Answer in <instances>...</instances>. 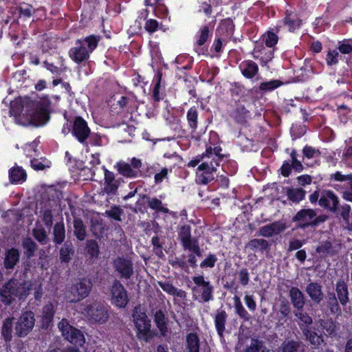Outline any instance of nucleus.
Instances as JSON below:
<instances>
[{"mask_svg":"<svg viewBox=\"0 0 352 352\" xmlns=\"http://www.w3.org/2000/svg\"><path fill=\"white\" fill-rule=\"evenodd\" d=\"M48 105L44 101L41 103L38 101H31L28 102L25 113L21 115L23 111V106L19 102H12L10 104V113L16 118L17 122L24 126L34 125L38 126L44 124L49 120Z\"/></svg>","mask_w":352,"mask_h":352,"instance_id":"nucleus-1","label":"nucleus"},{"mask_svg":"<svg viewBox=\"0 0 352 352\" xmlns=\"http://www.w3.org/2000/svg\"><path fill=\"white\" fill-rule=\"evenodd\" d=\"M32 284L30 281L12 278L0 289V300L6 305H10L16 297L25 299L30 294Z\"/></svg>","mask_w":352,"mask_h":352,"instance_id":"nucleus-2","label":"nucleus"},{"mask_svg":"<svg viewBox=\"0 0 352 352\" xmlns=\"http://www.w3.org/2000/svg\"><path fill=\"white\" fill-rule=\"evenodd\" d=\"M100 37L94 35L87 36L84 39H78L76 46L70 49L69 56L76 63L87 60L90 53L97 47Z\"/></svg>","mask_w":352,"mask_h":352,"instance_id":"nucleus-3","label":"nucleus"},{"mask_svg":"<svg viewBox=\"0 0 352 352\" xmlns=\"http://www.w3.org/2000/svg\"><path fill=\"white\" fill-rule=\"evenodd\" d=\"M328 219L326 214L318 215L316 210L311 208H302L292 217V222L298 229L305 230L309 227H316Z\"/></svg>","mask_w":352,"mask_h":352,"instance_id":"nucleus-4","label":"nucleus"},{"mask_svg":"<svg viewBox=\"0 0 352 352\" xmlns=\"http://www.w3.org/2000/svg\"><path fill=\"white\" fill-rule=\"evenodd\" d=\"M92 283L88 278H80L68 289L66 297L71 302H76L85 298L89 294Z\"/></svg>","mask_w":352,"mask_h":352,"instance_id":"nucleus-5","label":"nucleus"},{"mask_svg":"<svg viewBox=\"0 0 352 352\" xmlns=\"http://www.w3.org/2000/svg\"><path fill=\"white\" fill-rule=\"evenodd\" d=\"M133 318L138 330L137 336L139 339L148 342L151 338V321L146 314L140 311V307H135Z\"/></svg>","mask_w":352,"mask_h":352,"instance_id":"nucleus-6","label":"nucleus"},{"mask_svg":"<svg viewBox=\"0 0 352 352\" xmlns=\"http://www.w3.org/2000/svg\"><path fill=\"white\" fill-rule=\"evenodd\" d=\"M82 314L91 323H104L109 318L108 310L106 307L99 302H94L85 305Z\"/></svg>","mask_w":352,"mask_h":352,"instance_id":"nucleus-7","label":"nucleus"},{"mask_svg":"<svg viewBox=\"0 0 352 352\" xmlns=\"http://www.w3.org/2000/svg\"><path fill=\"white\" fill-rule=\"evenodd\" d=\"M192 280L195 284V286L192 288L194 296L198 294L200 300L205 302L213 300L214 287L210 281L205 280L203 275L193 276Z\"/></svg>","mask_w":352,"mask_h":352,"instance_id":"nucleus-8","label":"nucleus"},{"mask_svg":"<svg viewBox=\"0 0 352 352\" xmlns=\"http://www.w3.org/2000/svg\"><path fill=\"white\" fill-rule=\"evenodd\" d=\"M58 329L63 336L74 344L82 345L85 342V338L82 332L72 327L67 319H62L58 323Z\"/></svg>","mask_w":352,"mask_h":352,"instance_id":"nucleus-9","label":"nucleus"},{"mask_svg":"<svg viewBox=\"0 0 352 352\" xmlns=\"http://www.w3.org/2000/svg\"><path fill=\"white\" fill-rule=\"evenodd\" d=\"M113 267L118 276L123 279H130L134 274L133 261L125 256H117L113 261Z\"/></svg>","mask_w":352,"mask_h":352,"instance_id":"nucleus-10","label":"nucleus"},{"mask_svg":"<svg viewBox=\"0 0 352 352\" xmlns=\"http://www.w3.org/2000/svg\"><path fill=\"white\" fill-rule=\"evenodd\" d=\"M34 323V313L30 311L24 312L16 323V334L19 337L26 336L32 330Z\"/></svg>","mask_w":352,"mask_h":352,"instance_id":"nucleus-11","label":"nucleus"},{"mask_svg":"<svg viewBox=\"0 0 352 352\" xmlns=\"http://www.w3.org/2000/svg\"><path fill=\"white\" fill-rule=\"evenodd\" d=\"M110 292L113 304L120 308L126 306L129 302L127 292L119 280H116L113 281Z\"/></svg>","mask_w":352,"mask_h":352,"instance_id":"nucleus-12","label":"nucleus"},{"mask_svg":"<svg viewBox=\"0 0 352 352\" xmlns=\"http://www.w3.org/2000/svg\"><path fill=\"white\" fill-rule=\"evenodd\" d=\"M91 133L87 122L81 117H76L72 126V134L80 142L84 144Z\"/></svg>","mask_w":352,"mask_h":352,"instance_id":"nucleus-13","label":"nucleus"},{"mask_svg":"<svg viewBox=\"0 0 352 352\" xmlns=\"http://www.w3.org/2000/svg\"><path fill=\"white\" fill-rule=\"evenodd\" d=\"M339 200L337 195L331 190H322L319 199V206L331 212H335L338 209Z\"/></svg>","mask_w":352,"mask_h":352,"instance_id":"nucleus-14","label":"nucleus"},{"mask_svg":"<svg viewBox=\"0 0 352 352\" xmlns=\"http://www.w3.org/2000/svg\"><path fill=\"white\" fill-rule=\"evenodd\" d=\"M122 181L121 178L116 179L113 172L104 169V178L102 192L109 196L115 195Z\"/></svg>","mask_w":352,"mask_h":352,"instance_id":"nucleus-15","label":"nucleus"},{"mask_svg":"<svg viewBox=\"0 0 352 352\" xmlns=\"http://www.w3.org/2000/svg\"><path fill=\"white\" fill-rule=\"evenodd\" d=\"M342 248V244L336 240H327L320 243L316 248V252L321 256H334Z\"/></svg>","mask_w":352,"mask_h":352,"instance_id":"nucleus-16","label":"nucleus"},{"mask_svg":"<svg viewBox=\"0 0 352 352\" xmlns=\"http://www.w3.org/2000/svg\"><path fill=\"white\" fill-rule=\"evenodd\" d=\"M197 170L199 171L203 170L204 173H197V182L201 184H207L214 179L212 173L217 170V168L212 165V162L210 163L204 162L198 166Z\"/></svg>","mask_w":352,"mask_h":352,"instance_id":"nucleus-17","label":"nucleus"},{"mask_svg":"<svg viewBox=\"0 0 352 352\" xmlns=\"http://www.w3.org/2000/svg\"><path fill=\"white\" fill-rule=\"evenodd\" d=\"M285 228L286 226L284 223L277 221L261 227L259 230V234L265 237H270L274 234H280Z\"/></svg>","mask_w":352,"mask_h":352,"instance_id":"nucleus-18","label":"nucleus"},{"mask_svg":"<svg viewBox=\"0 0 352 352\" xmlns=\"http://www.w3.org/2000/svg\"><path fill=\"white\" fill-rule=\"evenodd\" d=\"M310 299L315 303H320L324 298L322 285L317 282L309 283L305 289Z\"/></svg>","mask_w":352,"mask_h":352,"instance_id":"nucleus-19","label":"nucleus"},{"mask_svg":"<svg viewBox=\"0 0 352 352\" xmlns=\"http://www.w3.org/2000/svg\"><path fill=\"white\" fill-rule=\"evenodd\" d=\"M336 296L343 307L349 302V292L347 283L343 279H339L336 284Z\"/></svg>","mask_w":352,"mask_h":352,"instance_id":"nucleus-20","label":"nucleus"},{"mask_svg":"<svg viewBox=\"0 0 352 352\" xmlns=\"http://www.w3.org/2000/svg\"><path fill=\"white\" fill-rule=\"evenodd\" d=\"M289 297L293 307L297 309H303L306 299L304 294L296 287H292L289 291Z\"/></svg>","mask_w":352,"mask_h":352,"instance_id":"nucleus-21","label":"nucleus"},{"mask_svg":"<svg viewBox=\"0 0 352 352\" xmlns=\"http://www.w3.org/2000/svg\"><path fill=\"white\" fill-rule=\"evenodd\" d=\"M158 285L167 294L176 296L182 300H186L187 294L182 289H177L169 281H158Z\"/></svg>","mask_w":352,"mask_h":352,"instance_id":"nucleus-22","label":"nucleus"},{"mask_svg":"<svg viewBox=\"0 0 352 352\" xmlns=\"http://www.w3.org/2000/svg\"><path fill=\"white\" fill-rule=\"evenodd\" d=\"M228 314L223 309H218L214 317V324L218 335L221 338H223V334L226 330V323Z\"/></svg>","mask_w":352,"mask_h":352,"instance_id":"nucleus-23","label":"nucleus"},{"mask_svg":"<svg viewBox=\"0 0 352 352\" xmlns=\"http://www.w3.org/2000/svg\"><path fill=\"white\" fill-rule=\"evenodd\" d=\"M326 306L330 311L331 314L340 316L341 315V308L340 301L336 296V293L331 292H328L326 297Z\"/></svg>","mask_w":352,"mask_h":352,"instance_id":"nucleus-24","label":"nucleus"},{"mask_svg":"<svg viewBox=\"0 0 352 352\" xmlns=\"http://www.w3.org/2000/svg\"><path fill=\"white\" fill-rule=\"evenodd\" d=\"M20 254L17 249L10 248L5 253L4 266L7 270H12L19 263Z\"/></svg>","mask_w":352,"mask_h":352,"instance_id":"nucleus-25","label":"nucleus"},{"mask_svg":"<svg viewBox=\"0 0 352 352\" xmlns=\"http://www.w3.org/2000/svg\"><path fill=\"white\" fill-rule=\"evenodd\" d=\"M294 314L298 319V324L302 332L304 329H309L311 328L310 326L313 323V320L307 312L303 311V309H297L294 311Z\"/></svg>","mask_w":352,"mask_h":352,"instance_id":"nucleus-26","label":"nucleus"},{"mask_svg":"<svg viewBox=\"0 0 352 352\" xmlns=\"http://www.w3.org/2000/svg\"><path fill=\"white\" fill-rule=\"evenodd\" d=\"M74 247L71 241H66L59 250V259L61 263H68L74 254Z\"/></svg>","mask_w":352,"mask_h":352,"instance_id":"nucleus-27","label":"nucleus"},{"mask_svg":"<svg viewBox=\"0 0 352 352\" xmlns=\"http://www.w3.org/2000/svg\"><path fill=\"white\" fill-rule=\"evenodd\" d=\"M73 232L76 239L80 241H84L87 234V228L83 221L78 217H75L73 221Z\"/></svg>","mask_w":352,"mask_h":352,"instance_id":"nucleus-28","label":"nucleus"},{"mask_svg":"<svg viewBox=\"0 0 352 352\" xmlns=\"http://www.w3.org/2000/svg\"><path fill=\"white\" fill-rule=\"evenodd\" d=\"M115 167L118 172L125 177L135 178L138 175V170L133 169L130 164L125 162H118Z\"/></svg>","mask_w":352,"mask_h":352,"instance_id":"nucleus-29","label":"nucleus"},{"mask_svg":"<svg viewBox=\"0 0 352 352\" xmlns=\"http://www.w3.org/2000/svg\"><path fill=\"white\" fill-rule=\"evenodd\" d=\"M209 37V28L207 25L203 26L199 32H198V38L196 41L195 50L197 53L199 54H204L205 53L204 47H201L207 41Z\"/></svg>","mask_w":352,"mask_h":352,"instance_id":"nucleus-30","label":"nucleus"},{"mask_svg":"<svg viewBox=\"0 0 352 352\" xmlns=\"http://www.w3.org/2000/svg\"><path fill=\"white\" fill-rule=\"evenodd\" d=\"M65 239V228L63 221L57 222L53 228V242L56 245L62 244Z\"/></svg>","mask_w":352,"mask_h":352,"instance_id":"nucleus-31","label":"nucleus"},{"mask_svg":"<svg viewBox=\"0 0 352 352\" xmlns=\"http://www.w3.org/2000/svg\"><path fill=\"white\" fill-rule=\"evenodd\" d=\"M240 68L243 75L248 78H253L258 71V65L252 60H248L241 63Z\"/></svg>","mask_w":352,"mask_h":352,"instance_id":"nucleus-32","label":"nucleus"},{"mask_svg":"<svg viewBox=\"0 0 352 352\" xmlns=\"http://www.w3.org/2000/svg\"><path fill=\"white\" fill-rule=\"evenodd\" d=\"M21 246L24 250L23 253L28 258L33 257L38 249V245L30 237L24 238L22 240Z\"/></svg>","mask_w":352,"mask_h":352,"instance_id":"nucleus-33","label":"nucleus"},{"mask_svg":"<svg viewBox=\"0 0 352 352\" xmlns=\"http://www.w3.org/2000/svg\"><path fill=\"white\" fill-rule=\"evenodd\" d=\"M289 200L295 204H298L305 197L306 191L301 188H287L286 190Z\"/></svg>","mask_w":352,"mask_h":352,"instance_id":"nucleus-34","label":"nucleus"},{"mask_svg":"<svg viewBox=\"0 0 352 352\" xmlns=\"http://www.w3.org/2000/svg\"><path fill=\"white\" fill-rule=\"evenodd\" d=\"M302 334L305 340L309 341V343L315 347L320 346L323 342L322 336L317 334V333L312 330L311 328L309 329H304Z\"/></svg>","mask_w":352,"mask_h":352,"instance_id":"nucleus-35","label":"nucleus"},{"mask_svg":"<svg viewBox=\"0 0 352 352\" xmlns=\"http://www.w3.org/2000/svg\"><path fill=\"white\" fill-rule=\"evenodd\" d=\"M232 116L236 122L243 124L247 122L250 112L244 106H239L233 111Z\"/></svg>","mask_w":352,"mask_h":352,"instance_id":"nucleus-36","label":"nucleus"},{"mask_svg":"<svg viewBox=\"0 0 352 352\" xmlns=\"http://www.w3.org/2000/svg\"><path fill=\"white\" fill-rule=\"evenodd\" d=\"M184 250L193 252L198 256H201V249L198 240L196 238L190 237L181 242Z\"/></svg>","mask_w":352,"mask_h":352,"instance_id":"nucleus-37","label":"nucleus"},{"mask_svg":"<svg viewBox=\"0 0 352 352\" xmlns=\"http://www.w3.org/2000/svg\"><path fill=\"white\" fill-rule=\"evenodd\" d=\"M154 320L161 334L164 336H166L168 328L166 322V317L162 311L158 310L155 312L154 316Z\"/></svg>","mask_w":352,"mask_h":352,"instance_id":"nucleus-38","label":"nucleus"},{"mask_svg":"<svg viewBox=\"0 0 352 352\" xmlns=\"http://www.w3.org/2000/svg\"><path fill=\"white\" fill-rule=\"evenodd\" d=\"M9 176L12 183L24 182L26 179L25 170L19 166L11 168L9 171Z\"/></svg>","mask_w":352,"mask_h":352,"instance_id":"nucleus-39","label":"nucleus"},{"mask_svg":"<svg viewBox=\"0 0 352 352\" xmlns=\"http://www.w3.org/2000/svg\"><path fill=\"white\" fill-rule=\"evenodd\" d=\"M221 148L219 146H216L214 148L209 147L206 149V153L202 155L204 157H212L213 162L216 166H219L222 161L223 155L220 153Z\"/></svg>","mask_w":352,"mask_h":352,"instance_id":"nucleus-40","label":"nucleus"},{"mask_svg":"<svg viewBox=\"0 0 352 352\" xmlns=\"http://www.w3.org/2000/svg\"><path fill=\"white\" fill-rule=\"evenodd\" d=\"M282 352H305V346L298 341H288L283 344Z\"/></svg>","mask_w":352,"mask_h":352,"instance_id":"nucleus-41","label":"nucleus"},{"mask_svg":"<svg viewBox=\"0 0 352 352\" xmlns=\"http://www.w3.org/2000/svg\"><path fill=\"white\" fill-rule=\"evenodd\" d=\"M233 300L236 314L244 320H249L250 318V315L243 306L240 298L238 296H234Z\"/></svg>","mask_w":352,"mask_h":352,"instance_id":"nucleus-42","label":"nucleus"},{"mask_svg":"<svg viewBox=\"0 0 352 352\" xmlns=\"http://www.w3.org/2000/svg\"><path fill=\"white\" fill-rule=\"evenodd\" d=\"M186 344L189 352H199V338L196 333H190L187 335Z\"/></svg>","mask_w":352,"mask_h":352,"instance_id":"nucleus-43","label":"nucleus"},{"mask_svg":"<svg viewBox=\"0 0 352 352\" xmlns=\"http://www.w3.org/2000/svg\"><path fill=\"white\" fill-rule=\"evenodd\" d=\"M54 315V306L52 303L47 304L43 308L42 311V322L43 325L47 327L52 322Z\"/></svg>","mask_w":352,"mask_h":352,"instance_id":"nucleus-44","label":"nucleus"},{"mask_svg":"<svg viewBox=\"0 0 352 352\" xmlns=\"http://www.w3.org/2000/svg\"><path fill=\"white\" fill-rule=\"evenodd\" d=\"M32 235L41 245H45L49 241L47 232L42 226H38L32 230Z\"/></svg>","mask_w":352,"mask_h":352,"instance_id":"nucleus-45","label":"nucleus"},{"mask_svg":"<svg viewBox=\"0 0 352 352\" xmlns=\"http://www.w3.org/2000/svg\"><path fill=\"white\" fill-rule=\"evenodd\" d=\"M318 322L327 335L332 336L336 334V324L332 319H320Z\"/></svg>","mask_w":352,"mask_h":352,"instance_id":"nucleus-46","label":"nucleus"},{"mask_svg":"<svg viewBox=\"0 0 352 352\" xmlns=\"http://www.w3.org/2000/svg\"><path fill=\"white\" fill-rule=\"evenodd\" d=\"M44 66L48 69L52 74L55 76L60 75L66 69L64 65V59L60 57V66H56L53 63H49L47 60L44 61Z\"/></svg>","mask_w":352,"mask_h":352,"instance_id":"nucleus-47","label":"nucleus"},{"mask_svg":"<svg viewBox=\"0 0 352 352\" xmlns=\"http://www.w3.org/2000/svg\"><path fill=\"white\" fill-rule=\"evenodd\" d=\"M13 319V318H8L3 323L2 335L6 342L10 341L12 339Z\"/></svg>","mask_w":352,"mask_h":352,"instance_id":"nucleus-48","label":"nucleus"},{"mask_svg":"<svg viewBox=\"0 0 352 352\" xmlns=\"http://www.w3.org/2000/svg\"><path fill=\"white\" fill-rule=\"evenodd\" d=\"M198 112L195 107H191L187 113V119L190 127L192 131H195L197 127Z\"/></svg>","mask_w":352,"mask_h":352,"instance_id":"nucleus-49","label":"nucleus"},{"mask_svg":"<svg viewBox=\"0 0 352 352\" xmlns=\"http://www.w3.org/2000/svg\"><path fill=\"white\" fill-rule=\"evenodd\" d=\"M248 245L252 250L258 249L261 251L269 248L268 241L263 239H254L249 242Z\"/></svg>","mask_w":352,"mask_h":352,"instance_id":"nucleus-50","label":"nucleus"},{"mask_svg":"<svg viewBox=\"0 0 352 352\" xmlns=\"http://www.w3.org/2000/svg\"><path fill=\"white\" fill-rule=\"evenodd\" d=\"M245 352H270L263 344L262 342L252 339L250 344L246 348Z\"/></svg>","mask_w":352,"mask_h":352,"instance_id":"nucleus-51","label":"nucleus"},{"mask_svg":"<svg viewBox=\"0 0 352 352\" xmlns=\"http://www.w3.org/2000/svg\"><path fill=\"white\" fill-rule=\"evenodd\" d=\"M151 244L153 245V250L154 253L159 257L163 258L164 254L163 252V243L161 242L160 238L158 236H155L151 239Z\"/></svg>","mask_w":352,"mask_h":352,"instance_id":"nucleus-52","label":"nucleus"},{"mask_svg":"<svg viewBox=\"0 0 352 352\" xmlns=\"http://www.w3.org/2000/svg\"><path fill=\"white\" fill-rule=\"evenodd\" d=\"M262 38L266 46L269 47H274L278 40L276 34L272 31H268L266 34L263 35Z\"/></svg>","mask_w":352,"mask_h":352,"instance_id":"nucleus-53","label":"nucleus"},{"mask_svg":"<svg viewBox=\"0 0 352 352\" xmlns=\"http://www.w3.org/2000/svg\"><path fill=\"white\" fill-rule=\"evenodd\" d=\"M148 206L150 208L155 210L162 212L164 213L169 212V210L167 208L164 207L162 201L156 197L149 199L148 201Z\"/></svg>","mask_w":352,"mask_h":352,"instance_id":"nucleus-54","label":"nucleus"},{"mask_svg":"<svg viewBox=\"0 0 352 352\" xmlns=\"http://www.w3.org/2000/svg\"><path fill=\"white\" fill-rule=\"evenodd\" d=\"M284 23L288 27L289 31H294L296 28L300 27L301 21L296 16L289 15L285 18Z\"/></svg>","mask_w":352,"mask_h":352,"instance_id":"nucleus-55","label":"nucleus"},{"mask_svg":"<svg viewBox=\"0 0 352 352\" xmlns=\"http://www.w3.org/2000/svg\"><path fill=\"white\" fill-rule=\"evenodd\" d=\"M41 217L47 228H50L53 224V215L52 210L48 208L41 210Z\"/></svg>","mask_w":352,"mask_h":352,"instance_id":"nucleus-56","label":"nucleus"},{"mask_svg":"<svg viewBox=\"0 0 352 352\" xmlns=\"http://www.w3.org/2000/svg\"><path fill=\"white\" fill-rule=\"evenodd\" d=\"M282 82L278 80H273L261 83L259 89L262 91H270L280 86Z\"/></svg>","mask_w":352,"mask_h":352,"instance_id":"nucleus-57","label":"nucleus"},{"mask_svg":"<svg viewBox=\"0 0 352 352\" xmlns=\"http://www.w3.org/2000/svg\"><path fill=\"white\" fill-rule=\"evenodd\" d=\"M106 214L118 221H121V215L123 214V210L118 206H113L110 210H106Z\"/></svg>","mask_w":352,"mask_h":352,"instance_id":"nucleus-58","label":"nucleus"},{"mask_svg":"<svg viewBox=\"0 0 352 352\" xmlns=\"http://www.w3.org/2000/svg\"><path fill=\"white\" fill-rule=\"evenodd\" d=\"M192 237L191 228L188 225L182 226L178 232V239L181 242Z\"/></svg>","mask_w":352,"mask_h":352,"instance_id":"nucleus-59","label":"nucleus"},{"mask_svg":"<svg viewBox=\"0 0 352 352\" xmlns=\"http://www.w3.org/2000/svg\"><path fill=\"white\" fill-rule=\"evenodd\" d=\"M217 261V258L214 254H210L201 263V268L213 267Z\"/></svg>","mask_w":352,"mask_h":352,"instance_id":"nucleus-60","label":"nucleus"},{"mask_svg":"<svg viewBox=\"0 0 352 352\" xmlns=\"http://www.w3.org/2000/svg\"><path fill=\"white\" fill-rule=\"evenodd\" d=\"M87 251L92 257H97L99 254V247L98 243L94 240L87 242Z\"/></svg>","mask_w":352,"mask_h":352,"instance_id":"nucleus-61","label":"nucleus"},{"mask_svg":"<svg viewBox=\"0 0 352 352\" xmlns=\"http://www.w3.org/2000/svg\"><path fill=\"white\" fill-rule=\"evenodd\" d=\"M144 28L149 34H153L160 28V25L156 20L149 19L146 21Z\"/></svg>","mask_w":352,"mask_h":352,"instance_id":"nucleus-62","label":"nucleus"},{"mask_svg":"<svg viewBox=\"0 0 352 352\" xmlns=\"http://www.w3.org/2000/svg\"><path fill=\"white\" fill-rule=\"evenodd\" d=\"M238 276L239 282L242 285L245 286L249 283L250 276L248 269H241L238 273Z\"/></svg>","mask_w":352,"mask_h":352,"instance_id":"nucleus-63","label":"nucleus"},{"mask_svg":"<svg viewBox=\"0 0 352 352\" xmlns=\"http://www.w3.org/2000/svg\"><path fill=\"white\" fill-rule=\"evenodd\" d=\"M290 155H291L292 162L291 164H292L293 168L298 172L302 170L303 166L301 164V162L297 160L296 151L295 150H293L291 152Z\"/></svg>","mask_w":352,"mask_h":352,"instance_id":"nucleus-64","label":"nucleus"}]
</instances>
